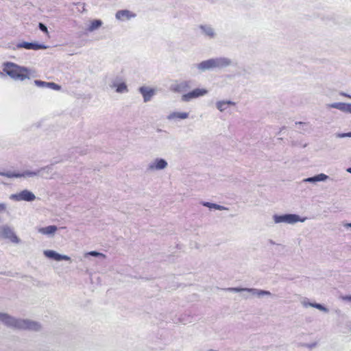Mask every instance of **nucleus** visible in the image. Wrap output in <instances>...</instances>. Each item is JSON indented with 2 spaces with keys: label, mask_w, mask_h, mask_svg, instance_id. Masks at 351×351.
I'll return each mask as SVG.
<instances>
[{
  "label": "nucleus",
  "mask_w": 351,
  "mask_h": 351,
  "mask_svg": "<svg viewBox=\"0 0 351 351\" xmlns=\"http://www.w3.org/2000/svg\"><path fill=\"white\" fill-rule=\"evenodd\" d=\"M0 322L8 328L16 330L39 331L41 326L38 322L29 319L16 318L8 313L0 312Z\"/></svg>",
  "instance_id": "obj_1"
},
{
  "label": "nucleus",
  "mask_w": 351,
  "mask_h": 351,
  "mask_svg": "<svg viewBox=\"0 0 351 351\" xmlns=\"http://www.w3.org/2000/svg\"><path fill=\"white\" fill-rule=\"evenodd\" d=\"M232 61L230 58L219 57L202 61L195 66L200 72H205L215 69H221L232 65Z\"/></svg>",
  "instance_id": "obj_2"
},
{
  "label": "nucleus",
  "mask_w": 351,
  "mask_h": 351,
  "mask_svg": "<svg viewBox=\"0 0 351 351\" xmlns=\"http://www.w3.org/2000/svg\"><path fill=\"white\" fill-rule=\"evenodd\" d=\"M3 72L15 80L23 81L29 78V72L27 68L19 66L11 62H7L4 64Z\"/></svg>",
  "instance_id": "obj_3"
},
{
  "label": "nucleus",
  "mask_w": 351,
  "mask_h": 351,
  "mask_svg": "<svg viewBox=\"0 0 351 351\" xmlns=\"http://www.w3.org/2000/svg\"><path fill=\"white\" fill-rule=\"evenodd\" d=\"M226 291L236 293L247 292L250 293L252 296H256L257 298L272 295L271 293L269 291L258 289L254 288L229 287L226 289Z\"/></svg>",
  "instance_id": "obj_4"
},
{
  "label": "nucleus",
  "mask_w": 351,
  "mask_h": 351,
  "mask_svg": "<svg viewBox=\"0 0 351 351\" xmlns=\"http://www.w3.org/2000/svg\"><path fill=\"white\" fill-rule=\"evenodd\" d=\"M274 221L276 223H285L288 224H294L297 222H304L306 218H300V217L295 214H285V215H274L273 216Z\"/></svg>",
  "instance_id": "obj_5"
},
{
  "label": "nucleus",
  "mask_w": 351,
  "mask_h": 351,
  "mask_svg": "<svg viewBox=\"0 0 351 351\" xmlns=\"http://www.w3.org/2000/svg\"><path fill=\"white\" fill-rule=\"evenodd\" d=\"M8 239L13 243L18 244L21 242L20 239L16 235L13 229L8 225L0 226V239Z\"/></svg>",
  "instance_id": "obj_6"
},
{
  "label": "nucleus",
  "mask_w": 351,
  "mask_h": 351,
  "mask_svg": "<svg viewBox=\"0 0 351 351\" xmlns=\"http://www.w3.org/2000/svg\"><path fill=\"white\" fill-rule=\"evenodd\" d=\"M208 93V90L205 88H195L193 90L184 94L181 97V100L184 102H189L193 99L203 97Z\"/></svg>",
  "instance_id": "obj_7"
},
{
  "label": "nucleus",
  "mask_w": 351,
  "mask_h": 351,
  "mask_svg": "<svg viewBox=\"0 0 351 351\" xmlns=\"http://www.w3.org/2000/svg\"><path fill=\"white\" fill-rule=\"evenodd\" d=\"M10 199L17 202H32L35 200L36 196L32 192L25 189L21 191L20 193L12 194L10 195Z\"/></svg>",
  "instance_id": "obj_8"
},
{
  "label": "nucleus",
  "mask_w": 351,
  "mask_h": 351,
  "mask_svg": "<svg viewBox=\"0 0 351 351\" xmlns=\"http://www.w3.org/2000/svg\"><path fill=\"white\" fill-rule=\"evenodd\" d=\"M168 163L165 159L157 158L149 163L147 170L149 171L163 170L166 169Z\"/></svg>",
  "instance_id": "obj_9"
},
{
  "label": "nucleus",
  "mask_w": 351,
  "mask_h": 351,
  "mask_svg": "<svg viewBox=\"0 0 351 351\" xmlns=\"http://www.w3.org/2000/svg\"><path fill=\"white\" fill-rule=\"evenodd\" d=\"M192 86V81L183 80L180 82H176L175 84H171V90L173 92L182 93L191 89Z\"/></svg>",
  "instance_id": "obj_10"
},
{
  "label": "nucleus",
  "mask_w": 351,
  "mask_h": 351,
  "mask_svg": "<svg viewBox=\"0 0 351 351\" xmlns=\"http://www.w3.org/2000/svg\"><path fill=\"white\" fill-rule=\"evenodd\" d=\"M17 48H24L26 49H32V50H39V49H45L47 48V46L43 44H38L36 43H28V42H22L18 43L16 45Z\"/></svg>",
  "instance_id": "obj_11"
},
{
  "label": "nucleus",
  "mask_w": 351,
  "mask_h": 351,
  "mask_svg": "<svg viewBox=\"0 0 351 351\" xmlns=\"http://www.w3.org/2000/svg\"><path fill=\"white\" fill-rule=\"evenodd\" d=\"M141 94L143 95L144 102L149 101L155 94V90L148 86H141L138 89Z\"/></svg>",
  "instance_id": "obj_12"
},
{
  "label": "nucleus",
  "mask_w": 351,
  "mask_h": 351,
  "mask_svg": "<svg viewBox=\"0 0 351 351\" xmlns=\"http://www.w3.org/2000/svg\"><path fill=\"white\" fill-rule=\"evenodd\" d=\"M328 108H336L343 112L351 113V104L335 102L328 104Z\"/></svg>",
  "instance_id": "obj_13"
},
{
  "label": "nucleus",
  "mask_w": 351,
  "mask_h": 351,
  "mask_svg": "<svg viewBox=\"0 0 351 351\" xmlns=\"http://www.w3.org/2000/svg\"><path fill=\"white\" fill-rule=\"evenodd\" d=\"M119 80L118 78L115 79L112 82V84L110 86L112 88H116V92L119 93H127L128 91L127 85L125 82H119Z\"/></svg>",
  "instance_id": "obj_14"
},
{
  "label": "nucleus",
  "mask_w": 351,
  "mask_h": 351,
  "mask_svg": "<svg viewBox=\"0 0 351 351\" xmlns=\"http://www.w3.org/2000/svg\"><path fill=\"white\" fill-rule=\"evenodd\" d=\"M43 253L46 257L57 261L66 260V255L60 254L53 250H45Z\"/></svg>",
  "instance_id": "obj_15"
},
{
  "label": "nucleus",
  "mask_w": 351,
  "mask_h": 351,
  "mask_svg": "<svg viewBox=\"0 0 351 351\" xmlns=\"http://www.w3.org/2000/svg\"><path fill=\"white\" fill-rule=\"evenodd\" d=\"M328 176L324 173H319L313 177H309L302 180V182L316 183L317 182L326 181Z\"/></svg>",
  "instance_id": "obj_16"
},
{
  "label": "nucleus",
  "mask_w": 351,
  "mask_h": 351,
  "mask_svg": "<svg viewBox=\"0 0 351 351\" xmlns=\"http://www.w3.org/2000/svg\"><path fill=\"white\" fill-rule=\"evenodd\" d=\"M50 169V167H43L36 171H26L23 174H21V177H34V176H43V173L45 171L48 172Z\"/></svg>",
  "instance_id": "obj_17"
},
{
  "label": "nucleus",
  "mask_w": 351,
  "mask_h": 351,
  "mask_svg": "<svg viewBox=\"0 0 351 351\" xmlns=\"http://www.w3.org/2000/svg\"><path fill=\"white\" fill-rule=\"evenodd\" d=\"M199 29L202 31V33L209 37L210 38H213L215 36V29L210 26L208 25H201L199 26Z\"/></svg>",
  "instance_id": "obj_18"
},
{
  "label": "nucleus",
  "mask_w": 351,
  "mask_h": 351,
  "mask_svg": "<svg viewBox=\"0 0 351 351\" xmlns=\"http://www.w3.org/2000/svg\"><path fill=\"white\" fill-rule=\"evenodd\" d=\"M57 229V226L53 225L47 227L39 228L38 229V232L42 234L52 236L54 234Z\"/></svg>",
  "instance_id": "obj_19"
},
{
  "label": "nucleus",
  "mask_w": 351,
  "mask_h": 351,
  "mask_svg": "<svg viewBox=\"0 0 351 351\" xmlns=\"http://www.w3.org/2000/svg\"><path fill=\"white\" fill-rule=\"evenodd\" d=\"M134 16L128 10H119L116 13V19L118 20L130 19L132 16Z\"/></svg>",
  "instance_id": "obj_20"
},
{
  "label": "nucleus",
  "mask_w": 351,
  "mask_h": 351,
  "mask_svg": "<svg viewBox=\"0 0 351 351\" xmlns=\"http://www.w3.org/2000/svg\"><path fill=\"white\" fill-rule=\"evenodd\" d=\"M189 117L188 112H172L169 114L167 117L169 120L180 119H185Z\"/></svg>",
  "instance_id": "obj_21"
},
{
  "label": "nucleus",
  "mask_w": 351,
  "mask_h": 351,
  "mask_svg": "<svg viewBox=\"0 0 351 351\" xmlns=\"http://www.w3.org/2000/svg\"><path fill=\"white\" fill-rule=\"evenodd\" d=\"M202 204L204 206L208 207L209 208H214L219 210H224L228 209V208L224 207L223 206L208 202H204Z\"/></svg>",
  "instance_id": "obj_22"
},
{
  "label": "nucleus",
  "mask_w": 351,
  "mask_h": 351,
  "mask_svg": "<svg viewBox=\"0 0 351 351\" xmlns=\"http://www.w3.org/2000/svg\"><path fill=\"white\" fill-rule=\"evenodd\" d=\"M304 306L305 307H308V306H312V307H314V308H316L322 311H324L325 313H327L328 311V308H326L325 306H324L322 304H318V303H311V302H308V303H306V302H304L303 303Z\"/></svg>",
  "instance_id": "obj_23"
},
{
  "label": "nucleus",
  "mask_w": 351,
  "mask_h": 351,
  "mask_svg": "<svg viewBox=\"0 0 351 351\" xmlns=\"http://www.w3.org/2000/svg\"><path fill=\"white\" fill-rule=\"evenodd\" d=\"M101 25L102 22L101 20H94L90 23V25H89L88 30L89 32H93L98 29L99 27H101Z\"/></svg>",
  "instance_id": "obj_24"
},
{
  "label": "nucleus",
  "mask_w": 351,
  "mask_h": 351,
  "mask_svg": "<svg viewBox=\"0 0 351 351\" xmlns=\"http://www.w3.org/2000/svg\"><path fill=\"white\" fill-rule=\"evenodd\" d=\"M89 256H94V257H98V258H106L105 254L98 252H96V251H90V252H86L84 254V258H87Z\"/></svg>",
  "instance_id": "obj_25"
},
{
  "label": "nucleus",
  "mask_w": 351,
  "mask_h": 351,
  "mask_svg": "<svg viewBox=\"0 0 351 351\" xmlns=\"http://www.w3.org/2000/svg\"><path fill=\"white\" fill-rule=\"evenodd\" d=\"M0 176H4V177H7V178H21V174L20 173H13V172H1L0 173Z\"/></svg>",
  "instance_id": "obj_26"
},
{
  "label": "nucleus",
  "mask_w": 351,
  "mask_h": 351,
  "mask_svg": "<svg viewBox=\"0 0 351 351\" xmlns=\"http://www.w3.org/2000/svg\"><path fill=\"white\" fill-rule=\"evenodd\" d=\"M216 107L220 112H223L227 108L225 100L217 101L216 103Z\"/></svg>",
  "instance_id": "obj_27"
},
{
  "label": "nucleus",
  "mask_w": 351,
  "mask_h": 351,
  "mask_svg": "<svg viewBox=\"0 0 351 351\" xmlns=\"http://www.w3.org/2000/svg\"><path fill=\"white\" fill-rule=\"evenodd\" d=\"M296 125H299L298 128L300 130H302L304 131H307L308 128H309V123H305V122H295Z\"/></svg>",
  "instance_id": "obj_28"
},
{
  "label": "nucleus",
  "mask_w": 351,
  "mask_h": 351,
  "mask_svg": "<svg viewBox=\"0 0 351 351\" xmlns=\"http://www.w3.org/2000/svg\"><path fill=\"white\" fill-rule=\"evenodd\" d=\"M34 84L38 87L47 88L49 82L36 80H34Z\"/></svg>",
  "instance_id": "obj_29"
},
{
  "label": "nucleus",
  "mask_w": 351,
  "mask_h": 351,
  "mask_svg": "<svg viewBox=\"0 0 351 351\" xmlns=\"http://www.w3.org/2000/svg\"><path fill=\"white\" fill-rule=\"evenodd\" d=\"M47 88H51L53 90H60V86L54 82H49Z\"/></svg>",
  "instance_id": "obj_30"
},
{
  "label": "nucleus",
  "mask_w": 351,
  "mask_h": 351,
  "mask_svg": "<svg viewBox=\"0 0 351 351\" xmlns=\"http://www.w3.org/2000/svg\"><path fill=\"white\" fill-rule=\"evenodd\" d=\"M335 136L337 138L351 137V132L347 133H336Z\"/></svg>",
  "instance_id": "obj_31"
},
{
  "label": "nucleus",
  "mask_w": 351,
  "mask_h": 351,
  "mask_svg": "<svg viewBox=\"0 0 351 351\" xmlns=\"http://www.w3.org/2000/svg\"><path fill=\"white\" fill-rule=\"evenodd\" d=\"M38 27H39V29H40L42 32H45V33H46V34H48L47 27V26H46L45 24H43V23H39V24H38Z\"/></svg>",
  "instance_id": "obj_32"
},
{
  "label": "nucleus",
  "mask_w": 351,
  "mask_h": 351,
  "mask_svg": "<svg viewBox=\"0 0 351 351\" xmlns=\"http://www.w3.org/2000/svg\"><path fill=\"white\" fill-rule=\"evenodd\" d=\"M316 346H317V343L316 342L313 343H310V344H308V343H303V344H302V346L306 347V348H308L310 349H312V348L316 347Z\"/></svg>",
  "instance_id": "obj_33"
},
{
  "label": "nucleus",
  "mask_w": 351,
  "mask_h": 351,
  "mask_svg": "<svg viewBox=\"0 0 351 351\" xmlns=\"http://www.w3.org/2000/svg\"><path fill=\"white\" fill-rule=\"evenodd\" d=\"M7 206L4 203H0V214L6 210Z\"/></svg>",
  "instance_id": "obj_34"
},
{
  "label": "nucleus",
  "mask_w": 351,
  "mask_h": 351,
  "mask_svg": "<svg viewBox=\"0 0 351 351\" xmlns=\"http://www.w3.org/2000/svg\"><path fill=\"white\" fill-rule=\"evenodd\" d=\"M241 293H242L241 297L243 299L247 300V299H249L250 297H252V295L250 293H247V292H241Z\"/></svg>",
  "instance_id": "obj_35"
},
{
  "label": "nucleus",
  "mask_w": 351,
  "mask_h": 351,
  "mask_svg": "<svg viewBox=\"0 0 351 351\" xmlns=\"http://www.w3.org/2000/svg\"><path fill=\"white\" fill-rule=\"evenodd\" d=\"M341 299L343 301H347V302H351V295L341 296Z\"/></svg>",
  "instance_id": "obj_36"
},
{
  "label": "nucleus",
  "mask_w": 351,
  "mask_h": 351,
  "mask_svg": "<svg viewBox=\"0 0 351 351\" xmlns=\"http://www.w3.org/2000/svg\"><path fill=\"white\" fill-rule=\"evenodd\" d=\"M225 103H226V106H234L235 105V103L230 101V100H226L225 101Z\"/></svg>",
  "instance_id": "obj_37"
},
{
  "label": "nucleus",
  "mask_w": 351,
  "mask_h": 351,
  "mask_svg": "<svg viewBox=\"0 0 351 351\" xmlns=\"http://www.w3.org/2000/svg\"><path fill=\"white\" fill-rule=\"evenodd\" d=\"M339 94H340L341 95H342V96H344V97H348V98L351 99V95H348V94H347V93H346L341 92Z\"/></svg>",
  "instance_id": "obj_38"
},
{
  "label": "nucleus",
  "mask_w": 351,
  "mask_h": 351,
  "mask_svg": "<svg viewBox=\"0 0 351 351\" xmlns=\"http://www.w3.org/2000/svg\"><path fill=\"white\" fill-rule=\"evenodd\" d=\"M345 226V227H347V228H348V227H349V228H351V223H348L345 224V226Z\"/></svg>",
  "instance_id": "obj_39"
},
{
  "label": "nucleus",
  "mask_w": 351,
  "mask_h": 351,
  "mask_svg": "<svg viewBox=\"0 0 351 351\" xmlns=\"http://www.w3.org/2000/svg\"><path fill=\"white\" fill-rule=\"evenodd\" d=\"M347 171L351 173V167L348 168L347 169Z\"/></svg>",
  "instance_id": "obj_40"
},
{
  "label": "nucleus",
  "mask_w": 351,
  "mask_h": 351,
  "mask_svg": "<svg viewBox=\"0 0 351 351\" xmlns=\"http://www.w3.org/2000/svg\"><path fill=\"white\" fill-rule=\"evenodd\" d=\"M67 261L70 260V258L69 256L66 257Z\"/></svg>",
  "instance_id": "obj_41"
}]
</instances>
